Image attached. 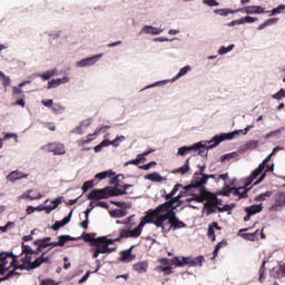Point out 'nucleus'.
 I'll return each instance as SVG.
<instances>
[{
    "mask_svg": "<svg viewBox=\"0 0 285 285\" xmlns=\"http://www.w3.org/2000/svg\"><path fill=\"white\" fill-rule=\"evenodd\" d=\"M19 256H14L12 253H1L0 254V275H6L7 266L10 264L13 271L17 273L19 271H26V268H30V264H32V254H21L20 262L17 259Z\"/></svg>",
    "mask_w": 285,
    "mask_h": 285,
    "instance_id": "f257e3e1",
    "label": "nucleus"
},
{
    "mask_svg": "<svg viewBox=\"0 0 285 285\" xmlns=\"http://www.w3.org/2000/svg\"><path fill=\"white\" fill-rule=\"evenodd\" d=\"M271 159H273V153H271L263 161L262 164L258 165V167L256 169H254L250 174V178L249 181H255V179H257V177H259L255 183L254 186H258V184H262V181H264L266 179V174L267 173H273V170H275V167L272 166H267L266 169V164H268V161H271ZM265 170V171H264ZM261 175V176H259Z\"/></svg>",
    "mask_w": 285,
    "mask_h": 285,
    "instance_id": "f03ea898",
    "label": "nucleus"
},
{
    "mask_svg": "<svg viewBox=\"0 0 285 285\" xmlns=\"http://www.w3.org/2000/svg\"><path fill=\"white\" fill-rule=\"evenodd\" d=\"M209 179H215V175L194 174L189 188H198L200 195H206V184Z\"/></svg>",
    "mask_w": 285,
    "mask_h": 285,
    "instance_id": "7ed1b4c3",
    "label": "nucleus"
},
{
    "mask_svg": "<svg viewBox=\"0 0 285 285\" xmlns=\"http://www.w3.org/2000/svg\"><path fill=\"white\" fill-rule=\"evenodd\" d=\"M252 128H255V125H248L244 130H236V131H232L228 134H223L220 136H215L210 140L212 144L214 142L212 146H219V144H222V141L235 139V137H237V135H239V132H243V135H246L249 130H252Z\"/></svg>",
    "mask_w": 285,
    "mask_h": 285,
    "instance_id": "20e7f679",
    "label": "nucleus"
},
{
    "mask_svg": "<svg viewBox=\"0 0 285 285\" xmlns=\"http://www.w3.org/2000/svg\"><path fill=\"white\" fill-rule=\"evenodd\" d=\"M253 184V180H250V175L245 178V185L244 187H233L229 189V191L233 193L235 197H238V199H246L248 198V190H250V185Z\"/></svg>",
    "mask_w": 285,
    "mask_h": 285,
    "instance_id": "39448f33",
    "label": "nucleus"
},
{
    "mask_svg": "<svg viewBox=\"0 0 285 285\" xmlns=\"http://www.w3.org/2000/svg\"><path fill=\"white\" fill-rule=\"evenodd\" d=\"M190 185H187L184 187V190L181 191L183 195L188 196L191 195L193 199H196L198 203H202L206 200V197H208V190L205 188V194L199 193V187L189 188Z\"/></svg>",
    "mask_w": 285,
    "mask_h": 285,
    "instance_id": "423d86ee",
    "label": "nucleus"
},
{
    "mask_svg": "<svg viewBox=\"0 0 285 285\" xmlns=\"http://www.w3.org/2000/svg\"><path fill=\"white\" fill-rule=\"evenodd\" d=\"M141 229L139 226L135 227L134 229H119V236L115 238V242H120L122 239H128V237H131L132 239H137V237H140Z\"/></svg>",
    "mask_w": 285,
    "mask_h": 285,
    "instance_id": "0eeeda50",
    "label": "nucleus"
},
{
    "mask_svg": "<svg viewBox=\"0 0 285 285\" xmlns=\"http://www.w3.org/2000/svg\"><path fill=\"white\" fill-rule=\"evenodd\" d=\"M40 149H42L45 153H52L53 155H66V146H63L61 142H49L42 146Z\"/></svg>",
    "mask_w": 285,
    "mask_h": 285,
    "instance_id": "6e6552de",
    "label": "nucleus"
},
{
    "mask_svg": "<svg viewBox=\"0 0 285 285\" xmlns=\"http://www.w3.org/2000/svg\"><path fill=\"white\" fill-rule=\"evenodd\" d=\"M167 216H169L167 218V224H169L170 228H174L175 230L179 228H186V223L179 220L175 210H170Z\"/></svg>",
    "mask_w": 285,
    "mask_h": 285,
    "instance_id": "1a4fd4ad",
    "label": "nucleus"
},
{
    "mask_svg": "<svg viewBox=\"0 0 285 285\" xmlns=\"http://www.w3.org/2000/svg\"><path fill=\"white\" fill-rule=\"evenodd\" d=\"M193 150H198V155H202L206 150V146H204L202 142L195 144L193 146H183L178 148L177 155L180 157H184V155H188V153Z\"/></svg>",
    "mask_w": 285,
    "mask_h": 285,
    "instance_id": "9d476101",
    "label": "nucleus"
},
{
    "mask_svg": "<svg viewBox=\"0 0 285 285\" xmlns=\"http://www.w3.org/2000/svg\"><path fill=\"white\" fill-rule=\"evenodd\" d=\"M87 199L99 202V199H108V187L102 189H94L87 195Z\"/></svg>",
    "mask_w": 285,
    "mask_h": 285,
    "instance_id": "9b49d317",
    "label": "nucleus"
},
{
    "mask_svg": "<svg viewBox=\"0 0 285 285\" xmlns=\"http://www.w3.org/2000/svg\"><path fill=\"white\" fill-rule=\"evenodd\" d=\"M108 197H119L120 195H128V188H132V185H124L121 187H107Z\"/></svg>",
    "mask_w": 285,
    "mask_h": 285,
    "instance_id": "f8f14e48",
    "label": "nucleus"
},
{
    "mask_svg": "<svg viewBox=\"0 0 285 285\" xmlns=\"http://www.w3.org/2000/svg\"><path fill=\"white\" fill-rule=\"evenodd\" d=\"M236 12H245V14H268L262 6H249L243 9H237Z\"/></svg>",
    "mask_w": 285,
    "mask_h": 285,
    "instance_id": "ddd939ff",
    "label": "nucleus"
},
{
    "mask_svg": "<svg viewBox=\"0 0 285 285\" xmlns=\"http://www.w3.org/2000/svg\"><path fill=\"white\" fill-rule=\"evenodd\" d=\"M156 217H159V215L157 214V212L155 209L148 210L146 216L138 224L139 229L142 232L146 224H153V222L156 219Z\"/></svg>",
    "mask_w": 285,
    "mask_h": 285,
    "instance_id": "4468645a",
    "label": "nucleus"
},
{
    "mask_svg": "<svg viewBox=\"0 0 285 285\" xmlns=\"http://www.w3.org/2000/svg\"><path fill=\"white\" fill-rule=\"evenodd\" d=\"M96 248H91V253H94V259H97L99 255H108L112 253V249L108 247V245H105L104 243H100L99 245H94Z\"/></svg>",
    "mask_w": 285,
    "mask_h": 285,
    "instance_id": "2eb2a0df",
    "label": "nucleus"
},
{
    "mask_svg": "<svg viewBox=\"0 0 285 285\" xmlns=\"http://www.w3.org/2000/svg\"><path fill=\"white\" fill-rule=\"evenodd\" d=\"M248 228L240 229L238 235L243 237V239H247V242H257L259 239V229H256L253 233H246Z\"/></svg>",
    "mask_w": 285,
    "mask_h": 285,
    "instance_id": "dca6fc26",
    "label": "nucleus"
},
{
    "mask_svg": "<svg viewBox=\"0 0 285 285\" xmlns=\"http://www.w3.org/2000/svg\"><path fill=\"white\" fill-rule=\"evenodd\" d=\"M168 214H163L154 218V222L151 224H155L157 228H161V230H166V226H168Z\"/></svg>",
    "mask_w": 285,
    "mask_h": 285,
    "instance_id": "f3484780",
    "label": "nucleus"
},
{
    "mask_svg": "<svg viewBox=\"0 0 285 285\" xmlns=\"http://www.w3.org/2000/svg\"><path fill=\"white\" fill-rule=\"evenodd\" d=\"M215 230H222V226H219L217 222H213L210 225H208L207 237L210 239V242H215L217 239Z\"/></svg>",
    "mask_w": 285,
    "mask_h": 285,
    "instance_id": "a211bd4d",
    "label": "nucleus"
},
{
    "mask_svg": "<svg viewBox=\"0 0 285 285\" xmlns=\"http://www.w3.org/2000/svg\"><path fill=\"white\" fill-rule=\"evenodd\" d=\"M77 238L70 235H60L58 236V242H52V247L56 248L57 246L63 247L68 242H76Z\"/></svg>",
    "mask_w": 285,
    "mask_h": 285,
    "instance_id": "6ab92c4d",
    "label": "nucleus"
},
{
    "mask_svg": "<svg viewBox=\"0 0 285 285\" xmlns=\"http://www.w3.org/2000/svg\"><path fill=\"white\" fill-rule=\"evenodd\" d=\"M170 210H175V208H173V203H164L161 205H159L158 207L155 208L156 215H168L170 213Z\"/></svg>",
    "mask_w": 285,
    "mask_h": 285,
    "instance_id": "aec40b11",
    "label": "nucleus"
},
{
    "mask_svg": "<svg viewBox=\"0 0 285 285\" xmlns=\"http://www.w3.org/2000/svg\"><path fill=\"white\" fill-rule=\"evenodd\" d=\"M50 262V257L46 256V253H42L41 257H38L29 265V268L31 271H35V268H39L41 264H48Z\"/></svg>",
    "mask_w": 285,
    "mask_h": 285,
    "instance_id": "412c9836",
    "label": "nucleus"
},
{
    "mask_svg": "<svg viewBox=\"0 0 285 285\" xmlns=\"http://www.w3.org/2000/svg\"><path fill=\"white\" fill-rule=\"evenodd\" d=\"M83 242H88L91 246H99V244H104L106 242V237H97L92 238L90 234L82 235Z\"/></svg>",
    "mask_w": 285,
    "mask_h": 285,
    "instance_id": "4be33fe9",
    "label": "nucleus"
},
{
    "mask_svg": "<svg viewBox=\"0 0 285 285\" xmlns=\"http://www.w3.org/2000/svg\"><path fill=\"white\" fill-rule=\"evenodd\" d=\"M19 179H28V174H23L19 170H13L7 176L8 181H18Z\"/></svg>",
    "mask_w": 285,
    "mask_h": 285,
    "instance_id": "5701e85b",
    "label": "nucleus"
},
{
    "mask_svg": "<svg viewBox=\"0 0 285 285\" xmlns=\"http://www.w3.org/2000/svg\"><path fill=\"white\" fill-rule=\"evenodd\" d=\"M148 265H149L148 261H142V262L136 263L132 265V271H135L139 275H141L144 273H148Z\"/></svg>",
    "mask_w": 285,
    "mask_h": 285,
    "instance_id": "b1692460",
    "label": "nucleus"
},
{
    "mask_svg": "<svg viewBox=\"0 0 285 285\" xmlns=\"http://www.w3.org/2000/svg\"><path fill=\"white\" fill-rule=\"evenodd\" d=\"M132 248H135V246H131L129 249L122 250L120 253L121 255L120 262H124L125 264H129V262H132L135 259V256H132Z\"/></svg>",
    "mask_w": 285,
    "mask_h": 285,
    "instance_id": "393cba45",
    "label": "nucleus"
},
{
    "mask_svg": "<svg viewBox=\"0 0 285 285\" xmlns=\"http://www.w3.org/2000/svg\"><path fill=\"white\" fill-rule=\"evenodd\" d=\"M70 219H72V212L69 213L67 217H65L61 222L57 220L52 226L51 230H59V228H63L67 224H70Z\"/></svg>",
    "mask_w": 285,
    "mask_h": 285,
    "instance_id": "a878e982",
    "label": "nucleus"
},
{
    "mask_svg": "<svg viewBox=\"0 0 285 285\" xmlns=\"http://www.w3.org/2000/svg\"><path fill=\"white\" fill-rule=\"evenodd\" d=\"M21 199H30L31 202L35 199H41V193L37 190H27L22 196H20Z\"/></svg>",
    "mask_w": 285,
    "mask_h": 285,
    "instance_id": "bb28decb",
    "label": "nucleus"
},
{
    "mask_svg": "<svg viewBox=\"0 0 285 285\" xmlns=\"http://www.w3.org/2000/svg\"><path fill=\"white\" fill-rule=\"evenodd\" d=\"M97 59H99V56H94L91 58H85V59L80 60L79 62H77V66H79L80 68H86V66H95V63L97 62Z\"/></svg>",
    "mask_w": 285,
    "mask_h": 285,
    "instance_id": "cd10ccee",
    "label": "nucleus"
},
{
    "mask_svg": "<svg viewBox=\"0 0 285 285\" xmlns=\"http://www.w3.org/2000/svg\"><path fill=\"white\" fill-rule=\"evenodd\" d=\"M68 81H70V78L68 77L52 79L49 81L48 88H57L58 86H61V83H68Z\"/></svg>",
    "mask_w": 285,
    "mask_h": 285,
    "instance_id": "c85d7f7f",
    "label": "nucleus"
},
{
    "mask_svg": "<svg viewBox=\"0 0 285 285\" xmlns=\"http://www.w3.org/2000/svg\"><path fill=\"white\" fill-rule=\"evenodd\" d=\"M263 210H264V206L262 204L252 205L245 208V212L247 213V215H257V213H262Z\"/></svg>",
    "mask_w": 285,
    "mask_h": 285,
    "instance_id": "c756f323",
    "label": "nucleus"
},
{
    "mask_svg": "<svg viewBox=\"0 0 285 285\" xmlns=\"http://www.w3.org/2000/svg\"><path fill=\"white\" fill-rule=\"evenodd\" d=\"M35 245L38 246L36 250V255H39L40 253H43V248H48V246H52V242L46 243L43 239H38L35 242Z\"/></svg>",
    "mask_w": 285,
    "mask_h": 285,
    "instance_id": "7c9ffc66",
    "label": "nucleus"
},
{
    "mask_svg": "<svg viewBox=\"0 0 285 285\" xmlns=\"http://www.w3.org/2000/svg\"><path fill=\"white\" fill-rule=\"evenodd\" d=\"M142 32L145 35H161V32H164V30L159 29L157 27H153V26H145L142 28Z\"/></svg>",
    "mask_w": 285,
    "mask_h": 285,
    "instance_id": "2f4dec72",
    "label": "nucleus"
},
{
    "mask_svg": "<svg viewBox=\"0 0 285 285\" xmlns=\"http://www.w3.org/2000/svg\"><path fill=\"white\" fill-rule=\"evenodd\" d=\"M145 179H148L149 181L160 183V181H165L166 178L161 177L159 173L155 171L145 176Z\"/></svg>",
    "mask_w": 285,
    "mask_h": 285,
    "instance_id": "473e14b6",
    "label": "nucleus"
},
{
    "mask_svg": "<svg viewBox=\"0 0 285 285\" xmlns=\"http://www.w3.org/2000/svg\"><path fill=\"white\" fill-rule=\"evenodd\" d=\"M122 179H124V175L119 174V175L115 176L114 178H111L109 184H111L112 186H117V187L128 186V184H124V181H121Z\"/></svg>",
    "mask_w": 285,
    "mask_h": 285,
    "instance_id": "72a5a7b5",
    "label": "nucleus"
},
{
    "mask_svg": "<svg viewBox=\"0 0 285 285\" xmlns=\"http://www.w3.org/2000/svg\"><path fill=\"white\" fill-rule=\"evenodd\" d=\"M88 126H90V121L89 120H85L80 124V126H77L72 132L73 135H83V127L88 128Z\"/></svg>",
    "mask_w": 285,
    "mask_h": 285,
    "instance_id": "f704fd0d",
    "label": "nucleus"
},
{
    "mask_svg": "<svg viewBox=\"0 0 285 285\" xmlns=\"http://www.w3.org/2000/svg\"><path fill=\"white\" fill-rule=\"evenodd\" d=\"M273 196V191H265L263 194H259L258 196H256L254 198V202H266L267 199H271V197Z\"/></svg>",
    "mask_w": 285,
    "mask_h": 285,
    "instance_id": "c9c22d12",
    "label": "nucleus"
},
{
    "mask_svg": "<svg viewBox=\"0 0 285 285\" xmlns=\"http://www.w3.org/2000/svg\"><path fill=\"white\" fill-rule=\"evenodd\" d=\"M235 10L233 9H215L214 13L219 14L220 17H228V14H235Z\"/></svg>",
    "mask_w": 285,
    "mask_h": 285,
    "instance_id": "e433bc0d",
    "label": "nucleus"
},
{
    "mask_svg": "<svg viewBox=\"0 0 285 285\" xmlns=\"http://www.w3.org/2000/svg\"><path fill=\"white\" fill-rule=\"evenodd\" d=\"M51 110L53 115H61L66 110V107L61 105V102H57V104H53V106L51 107Z\"/></svg>",
    "mask_w": 285,
    "mask_h": 285,
    "instance_id": "4c0bfd02",
    "label": "nucleus"
},
{
    "mask_svg": "<svg viewBox=\"0 0 285 285\" xmlns=\"http://www.w3.org/2000/svg\"><path fill=\"white\" fill-rule=\"evenodd\" d=\"M204 262H206V258H204V256L191 257L189 266H194V267L203 266Z\"/></svg>",
    "mask_w": 285,
    "mask_h": 285,
    "instance_id": "58836bf2",
    "label": "nucleus"
},
{
    "mask_svg": "<svg viewBox=\"0 0 285 285\" xmlns=\"http://www.w3.org/2000/svg\"><path fill=\"white\" fill-rule=\"evenodd\" d=\"M190 170V158H188L185 161V165L178 169H176V173H178L179 175H186V173H188Z\"/></svg>",
    "mask_w": 285,
    "mask_h": 285,
    "instance_id": "ea45409f",
    "label": "nucleus"
},
{
    "mask_svg": "<svg viewBox=\"0 0 285 285\" xmlns=\"http://www.w3.org/2000/svg\"><path fill=\"white\" fill-rule=\"evenodd\" d=\"M102 130H104L102 127L97 128L94 134H89V135L87 136V139H86V140H80V144H90V141H92V140L95 139V138H92V137H95V135H99V132H101Z\"/></svg>",
    "mask_w": 285,
    "mask_h": 285,
    "instance_id": "a19ab883",
    "label": "nucleus"
},
{
    "mask_svg": "<svg viewBox=\"0 0 285 285\" xmlns=\"http://www.w3.org/2000/svg\"><path fill=\"white\" fill-rule=\"evenodd\" d=\"M258 281L262 283L266 279V262H263L262 266L258 269Z\"/></svg>",
    "mask_w": 285,
    "mask_h": 285,
    "instance_id": "79ce46f5",
    "label": "nucleus"
},
{
    "mask_svg": "<svg viewBox=\"0 0 285 285\" xmlns=\"http://www.w3.org/2000/svg\"><path fill=\"white\" fill-rule=\"evenodd\" d=\"M219 207L217 205H204V210L206 215H213L214 213H217Z\"/></svg>",
    "mask_w": 285,
    "mask_h": 285,
    "instance_id": "37998d69",
    "label": "nucleus"
},
{
    "mask_svg": "<svg viewBox=\"0 0 285 285\" xmlns=\"http://www.w3.org/2000/svg\"><path fill=\"white\" fill-rule=\"evenodd\" d=\"M278 21L277 18L268 19L267 21L263 22L258 26L257 30H264V28H267V26H273V23H276Z\"/></svg>",
    "mask_w": 285,
    "mask_h": 285,
    "instance_id": "c03bdc74",
    "label": "nucleus"
},
{
    "mask_svg": "<svg viewBox=\"0 0 285 285\" xmlns=\"http://www.w3.org/2000/svg\"><path fill=\"white\" fill-rule=\"evenodd\" d=\"M179 188H181V184L175 185L171 191L165 196V199L166 200L173 199V196L177 195V193L179 191Z\"/></svg>",
    "mask_w": 285,
    "mask_h": 285,
    "instance_id": "a18cd8bd",
    "label": "nucleus"
},
{
    "mask_svg": "<svg viewBox=\"0 0 285 285\" xmlns=\"http://www.w3.org/2000/svg\"><path fill=\"white\" fill-rule=\"evenodd\" d=\"M55 75H57V69L46 71L45 73L40 75V77L43 79V81H48V79L55 77Z\"/></svg>",
    "mask_w": 285,
    "mask_h": 285,
    "instance_id": "49530a36",
    "label": "nucleus"
},
{
    "mask_svg": "<svg viewBox=\"0 0 285 285\" xmlns=\"http://www.w3.org/2000/svg\"><path fill=\"white\" fill-rule=\"evenodd\" d=\"M226 244H228L225 239H223L222 242H219L215 249H214V259L215 257H217V255H219V250H222V248H224V246H226Z\"/></svg>",
    "mask_w": 285,
    "mask_h": 285,
    "instance_id": "de8ad7c7",
    "label": "nucleus"
},
{
    "mask_svg": "<svg viewBox=\"0 0 285 285\" xmlns=\"http://www.w3.org/2000/svg\"><path fill=\"white\" fill-rule=\"evenodd\" d=\"M206 199V205H215L217 206V196L212 195L210 193H208V196L205 198Z\"/></svg>",
    "mask_w": 285,
    "mask_h": 285,
    "instance_id": "09e8293b",
    "label": "nucleus"
},
{
    "mask_svg": "<svg viewBox=\"0 0 285 285\" xmlns=\"http://www.w3.org/2000/svg\"><path fill=\"white\" fill-rule=\"evenodd\" d=\"M112 175H115V173H112V171H101L95 176V179L101 180V179H106V177H112Z\"/></svg>",
    "mask_w": 285,
    "mask_h": 285,
    "instance_id": "8fccbe9b",
    "label": "nucleus"
},
{
    "mask_svg": "<svg viewBox=\"0 0 285 285\" xmlns=\"http://www.w3.org/2000/svg\"><path fill=\"white\" fill-rule=\"evenodd\" d=\"M275 206L284 207L285 206V194H279L275 199Z\"/></svg>",
    "mask_w": 285,
    "mask_h": 285,
    "instance_id": "3c124183",
    "label": "nucleus"
},
{
    "mask_svg": "<svg viewBox=\"0 0 285 285\" xmlns=\"http://www.w3.org/2000/svg\"><path fill=\"white\" fill-rule=\"evenodd\" d=\"M95 187V180H88V181H85L83 185H82V193H87V190H90V188H94Z\"/></svg>",
    "mask_w": 285,
    "mask_h": 285,
    "instance_id": "603ef678",
    "label": "nucleus"
},
{
    "mask_svg": "<svg viewBox=\"0 0 285 285\" xmlns=\"http://www.w3.org/2000/svg\"><path fill=\"white\" fill-rule=\"evenodd\" d=\"M285 10V4H279L277 8H274L271 12V16L274 17L275 14H282Z\"/></svg>",
    "mask_w": 285,
    "mask_h": 285,
    "instance_id": "864d4df0",
    "label": "nucleus"
},
{
    "mask_svg": "<svg viewBox=\"0 0 285 285\" xmlns=\"http://www.w3.org/2000/svg\"><path fill=\"white\" fill-rule=\"evenodd\" d=\"M110 215H111V217H119V218L126 217V210L116 209V210L110 212Z\"/></svg>",
    "mask_w": 285,
    "mask_h": 285,
    "instance_id": "5fc2aeb1",
    "label": "nucleus"
},
{
    "mask_svg": "<svg viewBox=\"0 0 285 285\" xmlns=\"http://www.w3.org/2000/svg\"><path fill=\"white\" fill-rule=\"evenodd\" d=\"M126 137L125 136H117L112 141H111V146H114V148H117V146H119V144H121V141H125Z\"/></svg>",
    "mask_w": 285,
    "mask_h": 285,
    "instance_id": "6e6d98bb",
    "label": "nucleus"
},
{
    "mask_svg": "<svg viewBox=\"0 0 285 285\" xmlns=\"http://www.w3.org/2000/svg\"><path fill=\"white\" fill-rule=\"evenodd\" d=\"M235 48V45H229L228 47H222L218 50V55H227V52H230Z\"/></svg>",
    "mask_w": 285,
    "mask_h": 285,
    "instance_id": "4d7b16f0",
    "label": "nucleus"
},
{
    "mask_svg": "<svg viewBox=\"0 0 285 285\" xmlns=\"http://www.w3.org/2000/svg\"><path fill=\"white\" fill-rule=\"evenodd\" d=\"M190 72V66H186L179 70V72L176 76V79H179V77H184V75Z\"/></svg>",
    "mask_w": 285,
    "mask_h": 285,
    "instance_id": "13d9d810",
    "label": "nucleus"
},
{
    "mask_svg": "<svg viewBox=\"0 0 285 285\" xmlns=\"http://www.w3.org/2000/svg\"><path fill=\"white\" fill-rule=\"evenodd\" d=\"M14 275H17V272L14 269H12L3 277H0V282H6V281L10 279L11 277H14Z\"/></svg>",
    "mask_w": 285,
    "mask_h": 285,
    "instance_id": "bf43d9fd",
    "label": "nucleus"
},
{
    "mask_svg": "<svg viewBox=\"0 0 285 285\" xmlns=\"http://www.w3.org/2000/svg\"><path fill=\"white\" fill-rule=\"evenodd\" d=\"M273 99H277V101H279L281 99H285V89H281L278 92H276L273 96Z\"/></svg>",
    "mask_w": 285,
    "mask_h": 285,
    "instance_id": "052dcab7",
    "label": "nucleus"
},
{
    "mask_svg": "<svg viewBox=\"0 0 285 285\" xmlns=\"http://www.w3.org/2000/svg\"><path fill=\"white\" fill-rule=\"evenodd\" d=\"M22 254L35 255L32 247L22 244Z\"/></svg>",
    "mask_w": 285,
    "mask_h": 285,
    "instance_id": "680f3d73",
    "label": "nucleus"
},
{
    "mask_svg": "<svg viewBox=\"0 0 285 285\" xmlns=\"http://www.w3.org/2000/svg\"><path fill=\"white\" fill-rule=\"evenodd\" d=\"M240 20L243 21V23H255V21H257V18L246 16L244 18H240Z\"/></svg>",
    "mask_w": 285,
    "mask_h": 285,
    "instance_id": "e2e57ef3",
    "label": "nucleus"
},
{
    "mask_svg": "<svg viewBox=\"0 0 285 285\" xmlns=\"http://www.w3.org/2000/svg\"><path fill=\"white\" fill-rule=\"evenodd\" d=\"M203 3H205V6H209V8H215L219 6V2H217V0H204Z\"/></svg>",
    "mask_w": 285,
    "mask_h": 285,
    "instance_id": "0e129e2a",
    "label": "nucleus"
},
{
    "mask_svg": "<svg viewBox=\"0 0 285 285\" xmlns=\"http://www.w3.org/2000/svg\"><path fill=\"white\" fill-rule=\"evenodd\" d=\"M171 266L181 267L184 266V262L179 257H175L174 259H171Z\"/></svg>",
    "mask_w": 285,
    "mask_h": 285,
    "instance_id": "69168bd1",
    "label": "nucleus"
},
{
    "mask_svg": "<svg viewBox=\"0 0 285 285\" xmlns=\"http://www.w3.org/2000/svg\"><path fill=\"white\" fill-rule=\"evenodd\" d=\"M124 224L127 226V228H132V226H135V222L132 220V216L128 217Z\"/></svg>",
    "mask_w": 285,
    "mask_h": 285,
    "instance_id": "338daca9",
    "label": "nucleus"
},
{
    "mask_svg": "<svg viewBox=\"0 0 285 285\" xmlns=\"http://www.w3.org/2000/svg\"><path fill=\"white\" fill-rule=\"evenodd\" d=\"M40 285H59V284L55 283V281L50 278H46L41 281Z\"/></svg>",
    "mask_w": 285,
    "mask_h": 285,
    "instance_id": "774afa93",
    "label": "nucleus"
}]
</instances>
